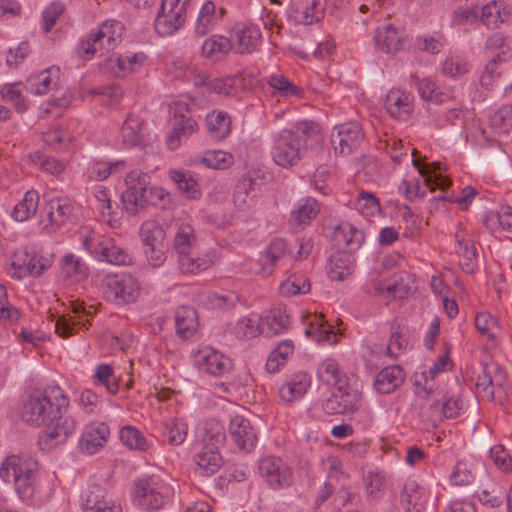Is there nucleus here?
Masks as SVG:
<instances>
[{"label":"nucleus","instance_id":"nucleus-1","mask_svg":"<svg viewBox=\"0 0 512 512\" xmlns=\"http://www.w3.org/2000/svg\"><path fill=\"white\" fill-rule=\"evenodd\" d=\"M69 404V399L59 386H48L23 401L20 415L24 422L39 426L54 415L62 413Z\"/></svg>","mask_w":512,"mask_h":512},{"label":"nucleus","instance_id":"nucleus-2","mask_svg":"<svg viewBox=\"0 0 512 512\" xmlns=\"http://www.w3.org/2000/svg\"><path fill=\"white\" fill-rule=\"evenodd\" d=\"M0 477L6 483H14L22 499H30L37 486L38 462L28 454L10 455L0 467Z\"/></svg>","mask_w":512,"mask_h":512},{"label":"nucleus","instance_id":"nucleus-3","mask_svg":"<svg viewBox=\"0 0 512 512\" xmlns=\"http://www.w3.org/2000/svg\"><path fill=\"white\" fill-rule=\"evenodd\" d=\"M78 240L83 249L98 261L113 265H130L133 262L132 255L114 238L101 235L89 227L81 228Z\"/></svg>","mask_w":512,"mask_h":512},{"label":"nucleus","instance_id":"nucleus-4","mask_svg":"<svg viewBox=\"0 0 512 512\" xmlns=\"http://www.w3.org/2000/svg\"><path fill=\"white\" fill-rule=\"evenodd\" d=\"M173 492L167 475H144L134 482V500L138 506L149 512L162 509L170 501Z\"/></svg>","mask_w":512,"mask_h":512},{"label":"nucleus","instance_id":"nucleus-5","mask_svg":"<svg viewBox=\"0 0 512 512\" xmlns=\"http://www.w3.org/2000/svg\"><path fill=\"white\" fill-rule=\"evenodd\" d=\"M307 152L306 140L293 129L284 128L273 136L270 154L273 162L282 168L296 166Z\"/></svg>","mask_w":512,"mask_h":512},{"label":"nucleus","instance_id":"nucleus-6","mask_svg":"<svg viewBox=\"0 0 512 512\" xmlns=\"http://www.w3.org/2000/svg\"><path fill=\"white\" fill-rule=\"evenodd\" d=\"M140 293V283L131 274L107 275L104 279L103 295L116 305H126L136 301Z\"/></svg>","mask_w":512,"mask_h":512},{"label":"nucleus","instance_id":"nucleus-7","mask_svg":"<svg viewBox=\"0 0 512 512\" xmlns=\"http://www.w3.org/2000/svg\"><path fill=\"white\" fill-rule=\"evenodd\" d=\"M258 473L265 484L273 490L290 487L294 482L292 467L281 457L266 455L258 460Z\"/></svg>","mask_w":512,"mask_h":512},{"label":"nucleus","instance_id":"nucleus-8","mask_svg":"<svg viewBox=\"0 0 512 512\" xmlns=\"http://www.w3.org/2000/svg\"><path fill=\"white\" fill-rule=\"evenodd\" d=\"M323 409L328 414H361L371 420V412L362 408L361 393L347 381L343 388H336V392L326 399Z\"/></svg>","mask_w":512,"mask_h":512},{"label":"nucleus","instance_id":"nucleus-9","mask_svg":"<svg viewBox=\"0 0 512 512\" xmlns=\"http://www.w3.org/2000/svg\"><path fill=\"white\" fill-rule=\"evenodd\" d=\"M190 0H162L155 19V30L160 36H170L185 23Z\"/></svg>","mask_w":512,"mask_h":512},{"label":"nucleus","instance_id":"nucleus-10","mask_svg":"<svg viewBox=\"0 0 512 512\" xmlns=\"http://www.w3.org/2000/svg\"><path fill=\"white\" fill-rule=\"evenodd\" d=\"M412 163L422 176L425 185L431 191H434L436 188L442 190V193L432 199L431 205L434 208H438L440 203L445 204L446 202L453 201L452 196L445 192V189L449 187L451 181L444 175L440 163L423 164L420 160L415 158L412 159Z\"/></svg>","mask_w":512,"mask_h":512},{"label":"nucleus","instance_id":"nucleus-11","mask_svg":"<svg viewBox=\"0 0 512 512\" xmlns=\"http://www.w3.org/2000/svg\"><path fill=\"white\" fill-rule=\"evenodd\" d=\"M192 356L195 366L201 372L212 376H223L233 367L231 358L212 346H202Z\"/></svg>","mask_w":512,"mask_h":512},{"label":"nucleus","instance_id":"nucleus-12","mask_svg":"<svg viewBox=\"0 0 512 512\" xmlns=\"http://www.w3.org/2000/svg\"><path fill=\"white\" fill-rule=\"evenodd\" d=\"M126 190L122 193V203L129 213H136L148 201V175L132 170L125 177Z\"/></svg>","mask_w":512,"mask_h":512},{"label":"nucleus","instance_id":"nucleus-13","mask_svg":"<svg viewBox=\"0 0 512 512\" xmlns=\"http://www.w3.org/2000/svg\"><path fill=\"white\" fill-rule=\"evenodd\" d=\"M51 422L46 426L39 437V446L42 450L49 451L66 442L76 429V422L72 417L62 416L56 412L50 417Z\"/></svg>","mask_w":512,"mask_h":512},{"label":"nucleus","instance_id":"nucleus-14","mask_svg":"<svg viewBox=\"0 0 512 512\" xmlns=\"http://www.w3.org/2000/svg\"><path fill=\"white\" fill-rule=\"evenodd\" d=\"M362 128L355 122L336 125L330 140L336 154L349 155L355 151L363 140Z\"/></svg>","mask_w":512,"mask_h":512},{"label":"nucleus","instance_id":"nucleus-15","mask_svg":"<svg viewBox=\"0 0 512 512\" xmlns=\"http://www.w3.org/2000/svg\"><path fill=\"white\" fill-rule=\"evenodd\" d=\"M73 211L70 201L66 198L49 200L41 215L40 226L46 233H54L69 219Z\"/></svg>","mask_w":512,"mask_h":512},{"label":"nucleus","instance_id":"nucleus-16","mask_svg":"<svg viewBox=\"0 0 512 512\" xmlns=\"http://www.w3.org/2000/svg\"><path fill=\"white\" fill-rule=\"evenodd\" d=\"M173 111V130L167 139V144L170 149L175 150L180 146V141L183 138L189 137L198 130V123L191 116L185 114L188 113L186 103L175 102Z\"/></svg>","mask_w":512,"mask_h":512},{"label":"nucleus","instance_id":"nucleus-17","mask_svg":"<svg viewBox=\"0 0 512 512\" xmlns=\"http://www.w3.org/2000/svg\"><path fill=\"white\" fill-rule=\"evenodd\" d=\"M109 437L110 429L106 423L91 422L83 428L78 448L85 455L97 454L105 447Z\"/></svg>","mask_w":512,"mask_h":512},{"label":"nucleus","instance_id":"nucleus-18","mask_svg":"<svg viewBox=\"0 0 512 512\" xmlns=\"http://www.w3.org/2000/svg\"><path fill=\"white\" fill-rule=\"evenodd\" d=\"M229 434L235 445L244 452L252 451L257 443V435L250 421L235 415L230 420Z\"/></svg>","mask_w":512,"mask_h":512},{"label":"nucleus","instance_id":"nucleus-19","mask_svg":"<svg viewBox=\"0 0 512 512\" xmlns=\"http://www.w3.org/2000/svg\"><path fill=\"white\" fill-rule=\"evenodd\" d=\"M385 108L393 118L407 120L414 110V96L410 92L393 88L386 95Z\"/></svg>","mask_w":512,"mask_h":512},{"label":"nucleus","instance_id":"nucleus-20","mask_svg":"<svg viewBox=\"0 0 512 512\" xmlns=\"http://www.w3.org/2000/svg\"><path fill=\"white\" fill-rule=\"evenodd\" d=\"M428 501V493L416 479L407 478L404 482L400 502L406 512H423Z\"/></svg>","mask_w":512,"mask_h":512},{"label":"nucleus","instance_id":"nucleus-21","mask_svg":"<svg viewBox=\"0 0 512 512\" xmlns=\"http://www.w3.org/2000/svg\"><path fill=\"white\" fill-rule=\"evenodd\" d=\"M178 256L179 268L186 274H198L211 267L217 259L216 251L209 248L201 253L194 254L193 251H187Z\"/></svg>","mask_w":512,"mask_h":512},{"label":"nucleus","instance_id":"nucleus-22","mask_svg":"<svg viewBox=\"0 0 512 512\" xmlns=\"http://www.w3.org/2000/svg\"><path fill=\"white\" fill-rule=\"evenodd\" d=\"M84 512H122L120 504L109 497L107 492L98 485L89 487L83 500Z\"/></svg>","mask_w":512,"mask_h":512},{"label":"nucleus","instance_id":"nucleus-23","mask_svg":"<svg viewBox=\"0 0 512 512\" xmlns=\"http://www.w3.org/2000/svg\"><path fill=\"white\" fill-rule=\"evenodd\" d=\"M311 387V377L299 371L290 375L279 388L280 398L288 403L300 400Z\"/></svg>","mask_w":512,"mask_h":512},{"label":"nucleus","instance_id":"nucleus-24","mask_svg":"<svg viewBox=\"0 0 512 512\" xmlns=\"http://www.w3.org/2000/svg\"><path fill=\"white\" fill-rule=\"evenodd\" d=\"M73 316H61L55 322V332L63 338L69 337L78 330L86 327L88 323V313L81 303H72Z\"/></svg>","mask_w":512,"mask_h":512},{"label":"nucleus","instance_id":"nucleus-25","mask_svg":"<svg viewBox=\"0 0 512 512\" xmlns=\"http://www.w3.org/2000/svg\"><path fill=\"white\" fill-rule=\"evenodd\" d=\"M143 52L125 53L123 55H111L107 60V67L117 76L124 77L130 73L139 71L146 62Z\"/></svg>","mask_w":512,"mask_h":512},{"label":"nucleus","instance_id":"nucleus-26","mask_svg":"<svg viewBox=\"0 0 512 512\" xmlns=\"http://www.w3.org/2000/svg\"><path fill=\"white\" fill-rule=\"evenodd\" d=\"M226 14L224 7H216L213 1H206L202 5L194 26V33L204 36L211 32L223 19Z\"/></svg>","mask_w":512,"mask_h":512},{"label":"nucleus","instance_id":"nucleus-27","mask_svg":"<svg viewBox=\"0 0 512 512\" xmlns=\"http://www.w3.org/2000/svg\"><path fill=\"white\" fill-rule=\"evenodd\" d=\"M59 73L60 69L58 67L51 66L30 75L26 80V90L37 96L49 93L56 87Z\"/></svg>","mask_w":512,"mask_h":512},{"label":"nucleus","instance_id":"nucleus-28","mask_svg":"<svg viewBox=\"0 0 512 512\" xmlns=\"http://www.w3.org/2000/svg\"><path fill=\"white\" fill-rule=\"evenodd\" d=\"M173 230L172 248L177 255L195 249L197 236L190 223L178 220L174 223Z\"/></svg>","mask_w":512,"mask_h":512},{"label":"nucleus","instance_id":"nucleus-29","mask_svg":"<svg viewBox=\"0 0 512 512\" xmlns=\"http://www.w3.org/2000/svg\"><path fill=\"white\" fill-rule=\"evenodd\" d=\"M334 240L348 251L358 250L365 240L364 233L349 222H341L334 230Z\"/></svg>","mask_w":512,"mask_h":512},{"label":"nucleus","instance_id":"nucleus-30","mask_svg":"<svg viewBox=\"0 0 512 512\" xmlns=\"http://www.w3.org/2000/svg\"><path fill=\"white\" fill-rule=\"evenodd\" d=\"M404 379L405 374L401 366H387L377 374L374 387L380 394H389L397 389Z\"/></svg>","mask_w":512,"mask_h":512},{"label":"nucleus","instance_id":"nucleus-31","mask_svg":"<svg viewBox=\"0 0 512 512\" xmlns=\"http://www.w3.org/2000/svg\"><path fill=\"white\" fill-rule=\"evenodd\" d=\"M369 292L379 295L387 294L395 299H402L409 294L410 287L404 282L403 274H398L386 281L373 279Z\"/></svg>","mask_w":512,"mask_h":512},{"label":"nucleus","instance_id":"nucleus-32","mask_svg":"<svg viewBox=\"0 0 512 512\" xmlns=\"http://www.w3.org/2000/svg\"><path fill=\"white\" fill-rule=\"evenodd\" d=\"M197 443L201 447L219 449L225 441L224 427L217 421H208L197 428Z\"/></svg>","mask_w":512,"mask_h":512},{"label":"nucleus","instance_id":"nucleus-33","mask_svg":"<svg viewBox=\"0 0 512 512\" xmlns=\"http://www.w3.org/2000/svg\"><path fill=\"white\" fill-rule=\"evenodd\" d=\"M307 337L313 338L318 343L334 344L336 342V334L333 327L327 325L322 315H308L305 319Z\"/></svg>","mask_w":512,"mask_h":512},{"label":"nucleus","instance_id":"nucleus-34","mask_svg":"<svg viewBox=\"0 0 512 512\" xmlns=\"http://www.w3.org/2000/svg\"><path fill=\"white\" fill-rule=\"evenodd\" d=\"M286 250V242L283 239H273L260 256L259 263L261 269L259 274L262 277H268L271 275L276 263L286 255Z\"/></svg>","mask_w":512,"mask_h":512},{"label":"nucleus","instance_id":"nucleus-35","mask_svg":"<svg viewBox=\"0 0 512 512\" xmlns=\"http://www.w3.org/2000/svg\"><path fill=\"white\" fill-rule=\"evenodd\" d=\"M233 34L237 49L242 54L254 51L261 41V31L254 25H237Z\"/></svg>","mask_w":512,"mask_h":512},{"label":"nucleus","instance_id":"nucleus-36","mask_svg":"<svg viewBox=\"0 0 512 512\" xmlns=\"http://www.w3.org/2000/svg\"><path fill=\"white\" fill-rule=\"evenodd\" d=\"M377 47L385 53H395L402 47L403 35L392 24L378 28L374 36Z\"/></svg>","mask_w":512,"mask_h":512},{"label":"nucleus","instance_id":"nucleus-37","mask_svg":"<svg viewBox=\"0 0 512 512\" xmlns=\"http://www.w3.org/2000/svg\"><path fill=\"white\" fill-rule=\"evenodd\" d=\"M60 275L71 283L81 282L88 276V267L80 257L69 253L62 258Z\"/></svg>","mask_w":512,"mask_h":512},{"label":"nucleus","instance_id":"nucleus-38","mask_svg":"<svg viewBox=\"0 0 512 512\" xmlns=\"http://www.w3.org/2000/svg\"><path fill=\"white\" fill-rule=\"evenodd\" d=\"M127 168L125 160H93L87 167V176L92 180L103 181L109 176L119 174Z\"/></svg>","mask_w":512,"mask_h":512},{"label":"nucleus","instance_id":"nucleus-39","mask_svg":"<svg viewBox=\"0 0 512 512\" xmlns=\"http://www.w3.org/2000/svg\"><path fill=\"white\" fill-rule=\"evenodd\" d=\"M44 143L55 150H67L75 140L74 133L68 126L49 127L42 134Z\"/></svg>","mask_w":512,"mask_h":512},{"label":"nucleus","instance_id":"nucleus-40","mask_svg":"<svg viewBox=\"0 0 512 512\" xmlns=\"http://www.w3.org/2000/svg\"><path fill=\"white\" fill-rule=\"evenodd\" d=\"M317 376L322 382L333 385L335 388H343L346 381L348 382V378L341 370L339 363L333 358H327L319 364Z\"/></svg>","mask_w":512,"mask_h":512},{"label":"nucleus","instance_id":"nucleus-41","mask_svg":"<svg viewBox=\"0 0 512 512\" xmlns=\"http://www.w3.org/2000/svg\"><path fill=\"white\" fill-rule=\"evenodd\" d=\"M197 471L200 475L208 476L216 473L222 464L218 449L201 447L194 456Z\"/></svg>","mask_w":512,"mask_h":512},{"label":"nucleus","instance_id":"nucleus-42","mask_svg":"<svg viewBox=\"0 0 512 512\" xmlns=\"http://www.w3.org/2000/svg\"><path fill=\"white\" fill-rule=\"evenodd\" d=\"M231 41L220 35H212L207 38L201 47L202 56L211 61H220L231 50Z\"/></svg>","mask_w":512,"mask_h":512},{"label":"nucleus","instance_id":"nucleus-43","mask_svg":"<svg viewBox=\"0 0 512 512\" xmlns=\"http://www.w3.org/2000/svg\"><path fill=\"white\" fill-rule=\"evenodd\" d=\"M177 334L184 339L191 337L197 330V315L191 306H181L175 312Z\"/></svg>","mask_w":512,"mask_h":512},{"label":"nucleus","instance_id":"nucleus-44","mask_svg":"<svg viewBox=\"0 0 512 512\" xmlns=\"http://www.w3.org/2000/svg\"><path fill=\"white\" fill-rule=\"evenodd\" d=\"M117 45H108L106 38L99 37V32L90 33L85 39L79 43V54L82 58L89 60L94 55H104L106 52L113 50Z\"/></svg>","mask_w":512,"mask_h":512},{"label":"nucleus","instance_id":"nucleus-45","mask_svg":"<svg viewBox=\"0 0 512 512\" xmlns=\"http://www.w3.org/2000/svg\"><path fill=\"white\" fill-rule=\"evenodd\" d=\"M142 126L143 120L139 116L135 114L127 116L120 129V137L124 146L134 147L142 142Z\"/></svg>","mask_w":512,"mask_h":512},{"label":"nucleus","instance_id":"nucleus-46","mask_svg":"<svg viewBox=\"0 0 512 512\" xmlns=\"http://www.w3.org/2000/svg\"><path fill=\"white\" fill-rule=\"evenodd\" d=\"M290 323V316L285 309L281 308L273 309L264 318H261V326L265 328L263 334L268 336L285 332Z\"/></svg>","mask_w":512,"mask_h":512},{"label":"nucleus","instance_id":"nucleus-47","mask_svg":"<svg viewBox=\"0 0 512 512\" xmlns=\"http://www.w3.org/2000/svg\"><path fill=\"white\" fill-rule=\"evenodd\" d=\"M191 163L195 165L202 164L212 169L224 170L234 163V157L232 154L222 150H210L202 155L195 156Z\"/></svg>","mask_w":512,"mask_h":512},{"label":"nucleus","instance_id":"nucleus-48","mask_svg":"<svg viewBox=\"0 0 512 512\" xmlns=\"http://www.w3.org/2000/svg\"><path fill=\"white\" fill-rule=\"evenodd\" d=\"M354 259L350 253L338 252L330 258L328 275L332 280L342 281L352 274Z\"/></svg>","mask_w":512,"mask_h":512},{"label":"nucleus","instance_id":"nucleus-49","mask_svg":"<svg viewBox=\"0 0 512 512\" xmlns=\"http://www.w3.org/2000/svg\"><path fill=\"white\" fill-rule=\"evenodd\" d=\"M169 177L187 198L199 199L201 197L200 185L190 171L171 170Z\"/></svg>","mask_w":512,"mask_h":512},{"label":"nucleus","instance_id":"nucleus-50","mask_svg":"<svg viewBox=\"0 0 512 512\" xmlns=\"http://www.w3.org/2000/svg\"><path fill=\"white\" fill-rule=\"evenodd\" d=\"M265 328L261 326V317L251 314L240 318L232 328L233 334L239 339H251L263 334Z\"/></svg>","mask_w":512,"mask_h":512},{"label":"nucleus","instance_id":"nucleus-51","mask_svg":"<svg viewBox=\"0 0 512 512\" xmlns=\"http://www.w3.org/2000/svg\"><path fill=\"white\" fill-rule=\"evenodd\" d=\"M206 128L212 138L223 139L231 130L230 117L226 112L212 111L206 116Z\"/></svg>","mask_w":512,"mask_h":512},{"label":"nucleus","instance_id":"nucleus-52","mask_svg":"<svg viewBox=\"0 0 512 512\" xmlns=\"http://www.w3.org/2000/svg\"><path fill=\"white\" fill-rule=\"evenodd\" d=\"M39 206V194L36 190H29L24 197L15 205L12 217L19 222L26 221L34 216Z\"/></svg>","mask_w":512,"mask_h":512},{"label":"nucleus","instance_id":"nucleus-53","mask_svg":"<svg viewBox=\"0 0 512 512\" xmlns=\"http://www.w3.org/2000/svg\"><path fill=\"white\" fill-rule=\"evenodd\" d=\"M484 224L491 232H512V207L504 205L496 213L491 212L487 214Z\"/></svg>","mask_w":512,"mask_h":512},{"label":"nucleus","instance_id":"nucleus-54","mask_svg":"<svg viewBox=\"0 0 512 512\" xmlns=\"http://www.w3.org/2000/svg\"><path fill=\"white\" fill-rule=\"evenodd\" d=\"M457 253L460 256L459 264L467 274H472L477 266V253L475 247L464 239L460 233L456 234Z\"/></svg>","mask_w":512,"mask_h":512},{"label":"nucleus","instance_id":"nucleus-55","mask_svg":"<svg viewBox=\"0 0 512 512\" xmlns=\"http://www.w3.org/2000/svg\"><path fill=\"white\" fill-rule=\"evenodd\" d=\"M320 211L319 203L312 197L301 199L297 202L291 213V218L298 225H307Z\"/></svg>","mask_w":512,"mask_h":512},{"label":"nucleus","instance_id":"nucleus-56","mask_svg":"<svg viewBox=\"0 0 512 512\" xmlns=\"http://www.w3.org/2000/svg\"><path fill=\"white\" fill-rule=\"evenodd\" d=\"M470 69L469 60L462 55H448L441 66L442 74L452 79L462 78L470 72Z\"/></svg>","mask_w":512,"mask_h":512},{"label":"nucleus","instance_id":"nucleus-57","mask_svg":"<svg viewBox=\"0 0 512 512\" xmlns=\"http://www.w3.org/2000/svg\"><path fill=\"white\" fill-rule=\"evenodd\" d=\"M0 96L3 101L12 104L19 113L25 112L28 108V101L19 82L4 84L0 88Z\"/></svg>","mask_w":512,"mask_h":512},{"label":"nucleus","instance_id":"nucleus-58","mask_svg":"<svg viewBox=\"0 0 512 512\" xmlns=\"http://www.w3.org/2000/svg\"><path fill=\"white\" fill-rule=\"evenodd\" d=\"M92 197L95 201V206L111 227L115 226L116 219L113 218V209L111 203L110 191L102 185H96L92 191Z\"/></svg>","mask_w":512,"mask_h":512},{"label":"nucleus","instance_id":"nucleus-59","mask_svg":"<svg viewBox=\"0 0 512 512\" xmlns=\"http://www.w3.org/2000/svg\"><path fill=\"white\" fill-rule=\"evenodd\" d=\"M294 352V344L291 340L281 341L277 347L271 351L266 362V370L269 373L278 371L285 365L287 359Z\"/></svg>","mask_w":512,"mask_h":512},{"label":"nucleus","instance_id":"nucleus-60","mask_svg":"<svg viewBox=\"0 0 512 512\" xmlns=\"http://www.w3.org/2000/svg\"><path fill=\"white\" fill-rule=\"evenodd\" d=\"M366 497L380 500L385 494L386 478L378 471H368L362 479Z\"/></svg>","mask_w":512,"mask_h":512},{"label":"nucleus","instance_id":"nucleus-61","mask_svg":"<svg viewBox=\"0 0 512 512\" xmlns=\"http://www.w3.org/2000/svg\"><path fill=\"white\" fill-rule=\"evenodd\" d=\"M325 3L323 0H306L297 9V18L301 23L311 25L324 17Z\"/></svg>","mask_w":512,"mask_h":512},{"label":"nucleus","instance_id":"nucleus-62","mask_svg":"<svg viewBox=\"0 0 512 512\" xmlns=\"http://www.w3.org/2000/svg\"><path fill=\"white\" fill-rule=\"evenodd\" d=\"M139 237L143 246L164 245L166 233L157 221L147 220L140 226Z\"/></svg>","mask_w":512,"mask_h":512},{"label":"nucleus","instance_id":"nucleus-63","mask_svg":"<svg viewBox=\"0 0 512 512\" xmlns=\"http://www.w3.org/2000/svg\"><path fill=\"white\" fill-rule=\"evenodd\" d=\"M412 78L414 79L418 93L423 100L440 105L447 102L450 98L449 95L438 91L436 83L431 79H419L416 76Z\"/></svg>","mask_w":512,"mask_h":512},{"label":"nucleus","instance_id":"nucleus-64","mask_svg":"<svg viewBox=\"0 0 512 512\" xmlns=\"http://www.w3.org/2000/svg\"><path fill=\"white\" fill-rule=\"evenodd\" d=\"M432 408L441 411L442 415L447 418H456L466 410V404L459 395H444L441 399V404L438 400L431 404Z\"/></svg>","mask_w":512,"mask_h":512}]
</instances>
